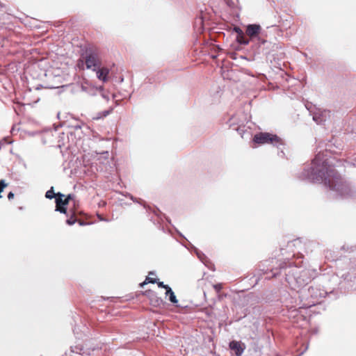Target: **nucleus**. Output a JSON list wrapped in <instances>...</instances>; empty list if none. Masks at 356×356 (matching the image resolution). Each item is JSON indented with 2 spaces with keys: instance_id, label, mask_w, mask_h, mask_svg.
<instances>
[{
  "instance_id": "12",
  "label": "nucleus",
  "mask_w": 356,
  "mask_h": 356,
  "mask_svg": "<svg viewBox=\"0 0 356 356\" xmlns=\"http://www.w3.org/2000/svg\"><path fill=\"white\" fill-rule=\"evenodd\" d=\"M56 193H54V187H51L50 190L47 191L46 194H45V197L48 199H52L54 197H56Z\"/></svg>"
},
{
  "instance_id": "15",
  "label": "nucleus",
  "mask_w": 356,
  "mask_h": 356,
  "mask_svg": "<svg viewBox=\"0 0 356 356\" xmlns=\"http://www.w3.org/2000/svg\"><path fill=\"white\" fill-rule=\"evenodd\" d=\"M213 288L217 292H219L222 289V285L221 284H214Z\"/></svg>"
},
{
  "instance_id": "6",
  "label": "nucleus",
  "mask_w": 356,
  "mask_h": 356,
  "mask_svg": "<svg viewBox=\"0 0 356 356\" xmlns=\"http://www.w3.org/2000/svg\"><path fill=\"white\" fill-rule=\"evenodd\" d=\"M230 348L235 352V354L240 356L244 350L245 346L240 341H232L229 343Z\"/></svg>"
},
{
  "instance_id": "19",
  "label": "nucleus",
  "mask_w": 356,
  "mask_h": 356,
  "mask_svg": "<svg viewBox=\"0 0 356 356\" xmlns=\"http://www.w3.org/2000/svg\"><path fill=\"white\" fill-rule=\"evenodd\" d=\"M14 197V193L13 192H10L8 194V200H11Z\"/></svg>"
},
{
  "instance_id": "14",
  "label": "nucleus",
  "mask_w": 356,
  "mask_h": 356,
  "mask_svg": "<svg viewBox=\"0 0 356 356\" xmlns=\"http://www.w3.org/2000/svg\"><path fill=\"white\" fill-rule=\"evenodd\" d=\"M76 218L74 213L69 219L67 220L66 222L69 225H72L76 222Z\"/></svg>"
},
{
  "instance_id": "1",
  "label": "nucleus",
  "mask_w": 356,
  "mask_h": 356,
  "mask_svg": "<svg viewBox=\"0 0 356 356\" xmlns=\"http://www.w3.org/2000/svg\"><path fill=\"white\" fill-rule=\"evenodd\" d=\"M311 179L314 182H323L325 185L334 189L340 180V176L334 166L323 161L321 155H317L312 161Z\"/></svg>"
},
{
  "instance_id": "10",
  "label": "nucleus",
  "mask_w": 356,
  "mask_h": 356,
  "mask_svg": "<svg viewBox=\"0 0 356 356\" xmlns=\"http://www.w3.org/2000/svg\"><path fill=\"white\" fill-rule=\"evenodd\" d=\"M165 295L168 296H169V300L172 302H177V299H176V296L175 295V293H173V291H172L171 288L168 286H166L165 287Z\"/></svg>"
},
{
  "instance_id": "17",
  "label": "nucleus",
  "mask_w": 356,
  "mask_h": 356,
  "mask_svg": "<svg viewBox=\"0 0 356 356\" xmlns=\"http://www.w3.org/2000/svg\"><path fill=\"white\" fill-rule=\"evenodd\" d=\"M156 283L158 284V286L159 287H161V288H163V289H165V287L167 286V285L164 284L163 282H159L158 280H157V282H156Z\"/></svg>"
},
{
  "instance_id": "4",
  "label": "nucleus",
  "mask_w": 356,
  "mask_h": 356,
  "mask_svg": "<svg viewBox=\"0 0 356 356\" xmlns=\"http://www.w3.org/2000/svg\"><path fill=\"white\" fill-rule=\"evenodd\" d=\"M56 195V211L67 214V209L65 208V206L68 204L71 200H74V195L69 194L65 197V195L60 193H57Z\"/></svg>"
},
{
  "instance_id": "11",
  "label": "nucleus",
  "mask_w": 356,
  "mask_h": 356,
  "mask_svg": "<svg viewBox=\"0 0 356 356\" xmlns=\"http://www.w3.org/2000/svg\"><path fill=\"white\" fill-rule=\"evenodd\" d=\"M237 41L242 44H248L249 43V40L245 38L243 33L237 36Z\"/></svg>"
},
{
  "instance_id": "2",
  "label": "nucleus",
  "mask_w": 356,
  "mask_h": 356,
  "mask_svg": "<svg viewBox=\"0 0 356 356\" xmlns=\"http://www.w3.org/2000/svg\"><path fill=\"white\" fill-rule=\"evenodd\" d=\"M101 59L97 50H87L85 61L79 59L78 60V66L79 68L83 69L86 64L87 69H92L96 71L101 65Z\"/></svg>"
},
{
  "instance_id": "8",
  "label": "nucleus",
  "mask_w": 356,
  "mask_h": 356,
  "mask_svg": "<svg viewBox=\"0 0 356 356\" xmlns=\"http://www.w3.org/2000/svg\"><path fill=\"white\" fill-rule=\"evenodd\" d=\"M113 108L110 106L108 109L104 111L103 112L97 113L94 116H92V119L94 120H99L103 119L108 116L110 113L113 112Z\"/></svg>"
},
{
  "instance_id": "7",
  "label": "nucleus",
  "mask_w": 356,
  "mask_h": 356,
  "mask_svg": "<svg viewBox=\"0 0 356 356\" xmlns=\"http://www.w3.org/2000/svg\"><path fill=\"white\" fill-rule=\"evenodd\" d=\"M108 74L109 69L107 67H99V70H97V78L104 82H106L108 81Z\"/></svg>"
},
{
  "instance_id": "16",
  "label": "nucleus",
  "mask_w": 356,
  "mask_h": 356,
  "mask_svg": "<svg viewBox=\"0 0 356 356\" xmlns=\"http://www.w3.org/2000/svg\"><path fill=\"white\" fill-rule=\"evenodd\" d=\"M234 30L238 33V35H241L243 33L239 27H234Z\"/></svg>"
},
{
  "instance_id": "21",
  "label": "nucleus",
  "mask_w": 356,
  "mask_h": 356,
  "mask_svg": "<svg viewBox=\"0 0 356 356\" xmlns=\"http://www.w3.org/2000/svg\"><path fill=\"white\" fill-rule=\"evenodd\" d=\"M102 97L104 99V100H105L106 102H108L109 101V98H108V97H106L105 95H102Z\"/></svg>"
},
{
  "instance_id": "13",
  "label": "nucleus",
  "mask_w": 356,
  "mask_h": 356,
  "mask_svg": "<svg viewBox=\"0 0 356 356\" xmlns=\"http://www.w3.org/2000/svg\"><path fill=\"white\" fill-rule=\"evenodd\" d=\"M266 34H264L261 32L259 36L256 37V38H257L258 42L261 43V44H264L266 42Z\"/></svg>"
},
{
  "instance_id": "18",
  "label": "nucleus",
  "mask_w": 356,
  "mask_h": 356,
  "mask_svg": "<svg viewBox=\"0 0 356 356\" xmlns=\"http://www.w3.org/2000/svg\"><path fill=\"white\" fill-rule=\"evenodd\" d=\"M298 283V286H303L305 285L306 283H307V281L302 280V281H297Z\"/></svg>"
},
{
  "instance_id": "5",
  "label": "nucleus",
  "mask_w": 356,
  "mask_h": 356,
  "mask_svg": "<svg viewBox=\"0 0 356 356\" xmlns=\"http://www.w3.org/2000/svg\"><path fill=\"white\" fill-rule=\"evenodd\" d=\"M261 27L259 24H250L246 29V35L251 39L256 38L261 33Z\"/></svg>"
},
{
  "instance_id": "9",
  "label": "nucleus",
  "mask_w": 356,
  "mask_h": 356,
  "mask_svg": "<svg viewBox=\"0 0 356 356\" xmlns=\"http://www.w3.org/2000/svg\"><path fill=\"white\" fill-rule=\"evenodd\" d=\"M152 275H155V273L154 272H149V275L145 278V281L140 284V287H143L145 284L148 283L154 284L157 282V279L152 277Z\"/></svg>"
},
{
  "instance_id": "3",
  "label": "nucleus",
  "mask_w": 356,
  "mask_h": 356,
  "mask_svg": "<svg viewBox=\"0 0 356 356\" xmlns=\"http://www.w3.org/2000/svg\"><path fill=\"white\" fill-rule=\"evenodd\" d=\"M253 141L257 144H277L280 142V138L276 136L267 132H261L254 135Z\"/></svg>"
},
{
  "instance_id": "20",
  "label": "nucleus",
  "mask_w": 356,
  "mask_h": 356,
  "mask_svg": "<svg viewBox=\"0 0 356 356\" xmlns=\"http://www.w3.org/2000/svg\"><path fill=\"white\" fill-rule=\"evenodd\" d=\"M150 293H152V291H145L143 293V294H144L145 296H149V294H150Z\"/></svg>"
}]
</instances>
